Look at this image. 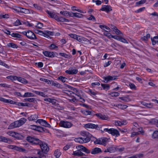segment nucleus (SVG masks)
Returning <instances> with one entry per match:
<instances>
[{
	"instance_id": "nucleus-27",
	"label": "nucleus",
	"mask_w": 158,
	"mask_h": 158,
	"mask_svg": "<svg viewBox=\"0 0 158 158\" xmlns=\"http://www.w3.org/2000/svg\"><path fill=\"white\" fill-rule=\"evenodd\" d=\"M15 150L19 151L20 152H27V151L24 149L20 147H19L16 146L15 147Z\"/></svg>"
},
{
	"instance_id": "nucleus-9",
	"label": "nucleus",
	"mask_w": 158,
	"mask_h": 158,
	"mask_svg": "<svg viewBox=\"0 0 158 158\" xmlns=\"http://www.w3.org/2000/svg\"><path fill=\"white\" fill-rule=\"evenodd\" d=\"M77 149H78L79 150H81L86 153L89 154L90 152V151L85 147L82 145H79L76 147Z\"/></svg>"
},
{
	"instance_id": "nucleus-26",
	"label": "nucleus",
	"mask_w": 158,
	"mask_h": 158,
	"mask_svg": "<svg viewBox=\"0 0 158 158\" xmlns=\"http://www.w3.org/2000/svg\"><path fill=\"white\" fill-rule=\"evenodd\" d=\"M99 27L100 28H101V29H102V30H103L104 31H105V30H106L105 29V28L107 30V31L106 30V31H110V28L106 25H99Z\"/></svg>"
},
{
	"instance_id": "nucleus-41",
	"label": "nucleus",
	"mask_w": 158,
	"mask_h": 158,
	"mask_svg": "<svg viewBox=\"0 0 158 158\" xmlns=\"http://www.w3.org/2000/svg\"><path fill=\"white\" fill-rule=\"evenodd\" d=\"M58 80H60L63 82H65L67 80V78L62 76H60L58 78Z\"/></svg>"
},
{
	"instance_id": "nucleus-10",
	"label": "nucleus",
	"mask_w": 158,
	"mask_h": 158,
	"mask_svg": "<svg viewBox=\"0 0 158 158\" xmlns=\"http://www.w3.org/2000/svg\"><path fill=\"white\" fill-rule=\"evenodd\" d=\"M100 10L108 13L112 10V7L110 5H103L102 6V7L100 9Z\"/></svg>"
},
{
	"instance_id": "nucleus-53",
	"label": "nucleus",
	"mask_w": 158,
	"mask_h": 158,
	"mask_svg": "<svg viewBox=\"0 0 158 158\" xmlns=\"http://www.w3.org/2000/svg\"><path fill=\"white\" fill-rule=\"evenodd\" d=\"M22 24L21 22L20 21L17 19L14 23V25L15 26H18L19 25H21Z\"/></svg>"
},
{
	"instance_id": "nucleus-5",
	"label": "nucleus",
	"mask_w": 158,
	"mask_h": 158,
	"mask_svg": "<svg viewBox=\"0 0 158 158\" xmlns=\"http://www.w3.org/2000/svg\"><path fill=\"white\" fill-rule=\"evenodd\" d=\"M64 85L66 87H68L69 89H71L73 91V92H71L68 91L69 93V94L71 95L72 94H74L75 93V94L76 95H77L78 96H80V92L81 91L79 90L76 88L72 87L69 85H67L65 84H64Z\"/></svg>"
},
{
	"instance_id": "nucleus-52",
	"label": "nucleus",
	"mask_w": 158,
	"mask_h": 158,
	"mask_svg": "<svg viewBox=\"0 0 158 158\" xmlns=\"http://www.w3.org/2000/svg\"><path fill=\"white\" fill-rule=\"evenodd\" d=\"M146 1V0H141L136 2L137 5H140L144 3Z\"/></svg>"
},
{
	"instance_id": "nucleus-42",
	"label": "nucleus",
	"mask_w": 158,
	"mask_h": 158,
	"mask_svg": "<svg viewBox=\"0 0 158 158\" xmlns=\"http://www.w3.org/2000/svg\"><path fill=\"white\" fill-rule=\"evenodd\" d=\"M21 13H25L26 14H28L30 13V11L28 9H25L23 8H21Z\"/></svg>"
},
{
	"instance_id": "nucleus-51",
	"label": "nucleus",
	"mask_w": 158,
	"mask_h": 158,
	"mask_svg": "<svg viewBox=\"0 0 158 158\" xmlns=\"http://www.w3.org/2000/svg\"><path fill=\"white\" fill-rule=\"evenodd\" d=\"M9 18V15L7 14H6L5 15H0V19H2L3 18Z\"/></svg>"
},
{
	"instance_id": "nucleus-60",
	"label": "nucleus",
	"mask_w": 158,
	"mask_h": 158,
	"mask_svg": "<svg viewBox=\"0 0 158 158\" xmlns=\"http://www.w3.org/2000/svg\"><path fill=\"white\" fill-rule=\"evenodd\" d=\"M129 86L130 88L132 89H135L136 87L135 85L132 83H130L129 84Z\"/></svg>"
},
{
	"instance_id": "nucleus-6",
	"label": "nucleus",
	"mask_w": 158,
	"mask_h": 158,
	"mask_svg": "<svg viewBox=\"0 0 158 158\" xmlns=\"http://www.w3.org/2000/svg\"><path fill=\"white\" fill-rule=\"evenodd\" d=\"M59 125L61 127L66 128H69L72 126L73 124L70 122L62 120L60 122Z\"/></svg>"
},
{
	"instance_id": "nucleus-50",
	"label": "nucleus",
	"mask_w": 158,
	"mask_h": 158,
	"mask_svg": "<svg viewBox=\"0 0 158 158\" xmlns=\"http://www.w3.org/2000/svg\"><path fill=\"white\" fill-rule=\"evenodd\" d=\"M101 138L97 139L94 142L96 144H100L102 145V143Z\"/></svg>"
},
{
	"instance_id": "nucleus-13",
	"label": "nucleus",
	"mask_w": 158,
	"mask_h": 158,
	"mask_svg": "<svg viewBox=\"0 0 158 158\" xmlns=\"http://www.w3.org/2000/svg\"><path fill=\"white\" fill-rule=\"evenodd\" d=\"M117 77L116 76H108L107 77H104V82L105 83H108L110 81L115 80L117 79Z\"/></svg>"
},
{
	"instance_id": "nucleus-34",
	"label": "nucleus",
	"mask_w": 158,
	"mask_h": 158,
	"mask_svg": "<svg viewBox=\"0 0 158 158\" xmlns=\"http://www.w3.org/2000/svg\"><path fill=\"white\" fill-rule=\"evenodd\" d=\"M19 121L20 124L21 126L23 125L26 122L27 119L24 118H22L19 120Z\"/></svg>"
},
{
	"instance_id": "nucleus-17",
	"label": "nucleus",
	"mask_w": 158,
	"mask_h": 158,
	"mask_svg": "<svg viewBox=\"0 0 158 158\" xmlns=\"http://www.w3.org/2000/svg\"><path fill=\"white\" fill-rule=\"evenodd\" d=\"M77 149L78 150L77 151L73 152V155L75 156H82L84 155L83 153L81 151V150H79L78 149Z\"/></svg>"
},
{
	"instance_id": "nucleus-59",
	"label": "nucleus",
	"mask_w": 158,
	"mask_h": 158,
	"mask_svg": "<svg viewBox=\"0 0 158 158\" xmlns=\"http://www.w3.org/2000/svg\"><path fill=\"white\" fill-rule=\"evenodd\" d=\"M119 98L125 102H128L129 101V99L126 97H119Z\"/></svg>"
},
{
	"instance_id": "nucleus-45",
	"label": "nucleus",
	"mask_w": 158,
	"mask_h": 158,
	"mask_svg": "<svg viewBox=\"0 0 158 158\" xmlns=\"http://www.w3.org/2000/svg\"><path fill=\"white\" fill-rule=\"evenodd\" d=\"M110 152L114 153L116 152L115 147L113 146L110 147H109Z\"/></svg>"
},
{
	"instance_id": "nucleus-3",
	"label": "nucleus",
	"mask_w": 158,
	"mask_h": 158,
	"mask_svg": "<svg viewBox=\"0 0 158 158\" xmlns=\"http://www.w3.org/2000/svg\"><path fill=\"white\" fill-rule=\"evenodd\" d=\"M102 133H103L104 131L107 132L113 135H119L120 134L118 131L116 129H114V128H104V131L101 130Z\"/></svg>"
},
{
	"instance_id": "nucleus-2",
	"label": "nucleus",
	"mask_w": 158,
	"mask_h": 158,
	"mask_svg": "<svg viewBox=\"0 0 158 158\" xmlns=\"http://www.w3.org/2000/svg\"><path fill=\"white\" fill-rule=\"evenodd\" d=\"M90 140V138L87 135H85L83 136V137H78L76 138L75 141L80 143H86L89 142Z\"/></svg>"
},
{
	"instance_id": "nucleus-64",
	"label": "nucleus",
	"mask_w": 158,
	"mask_h": 158,
	"mask_svg": "<svg viewBox=\"0 0 158 158\" xmlns=\"http://www.w3.org/2000/svg\"><path fill=\"white\" fill-rule=\"evenodd\" d=\"M54 86L59 88H61L62 87V85L57 82L55 83Z\"/></svg>"
},
{
	"instance_id": "nucleus-58",
	"label": "nucleus",
	"mask_w": 158,
	"mask_h": 158,
	"mask_svg": "<svg viewBox=\"0 0 158 158\" xmlns=\"http://www.w3.org/2000/svg\"><path fill=\"white\" fill-rule=\"evenodd\" d=\"M87 19L89 20H93L94 21H96V19L92 15H91L90 17L87 18Z\"/></svg>"
},
{
	"instance_id": "nucleus-16",
	"label": "nucleus",
	"mask_w": 158,
	"mask_h": 158,
	"mask_svg": "<svg viewBox=\"0 0 158 158\" xmlns=\"http://www.w3.org/2000/svg\"><path fill=\"white\" fill-rule=\"evenodd\" d=\"M102 152L101 149L98 148H95L92 149L91 153L92 154H96Z\"/></svg>"
},
{
	"instance_id": "nucleus-37",
	"label": "nucleus",
	"mask_w": 158,
	"mask_h": 158,
	"mask_svg": "<svg viewBox=\"0 0 158 158\" xmlns=\"http://www.w3.org/2000/svg\"><path fill=\"white\" fill-rule=\"evenodd\" d=\"M111 28L113 29V31L115 32L116 34L119 35L120 34H122L121 32L118 30L116 27H115L114 28H112L111 27Z\"/></svg>"
},
{
	"instance_id": "nucleus-25",
	"label": "nucleus",
	"mask_w": 158,
	"mask_h": 158,
	"mask_svg": "<svg viewBox=\"0 0 158 158\" xmlns=\"http://www.w3.org/2000/svg\"><path fill=\"white\" fill-rule=\"evenodd\" d=\"M101 85L103 88V89L107 91L110 88V86L109 84H101Z\"/></svg>"
},
{
	"instance_id": "nucleus-7",
	"label": "nucleus",
	"mask_w": 158,
	"mask_h": 158,
	"mask_svg": "<svg viewBox=\"0 0 158 158\" xmlns=\"http://www.w3.org/2000/svg\"><path fill=\"white\" fill-rule=\"evenodd\" d=\"M36 122L38 123L41 125L44 126L50 127H51L50 124L48 123L45 120L42 119H39L37 120Z\"/></svg>"
},
{
	"instance_id": "nucleus-14",
	"label": "nucleus",
	"mask_w": 158,
	"mask_h": 158,
	"mask_svg": "<svg viewBox=\"0 0 158 158\" xmlns=\"http://www.w3.org/2000/svg\"><path fill=\"white\" fill-rule=\"evenodd\" d=\"M46 12L48 15V16L51 18L54 19L56 20V18L57 16V15L54 12H51V11L48 10L46 11Z\"/></svg>"
},
{
	"instance_id": "nucleus-39",
	"label": "nucleus",
	"mask_w": 158,
	"mask_h": 158,
	"mask_svg": "<svg viewBox=\"0 0 158 158\" xmlns=\"http://www.w3.org/2000/svg\"><path fill=\"white\" fill-rule=\"evenodd\" d=\"M33 96H34V94L32 93L29 92L25 93L24 95L23 96V97Z\"/></svg>"
},
{
	"instance_id": "nucleus-43",
	"label": "nucleus",
	"mask_w": 158,
	"mask_h": 158,
	"mask_svg": "<svg viewBox=\"0 0 158 158\" xmlns=\"http://www.w3.org/2000/svg\"><path fill=\"white\" fill-rule=\"evenodd\" d=\"M105 32L103 33L104 35L108 37L109 38H111L112 35H111L110 33L109 32V31H106V30H105Z\"/></svg>"
},
{
	"instance_id": "nucleus-54",
	"label": "nucleus",
	"mask_w": 158,
	"mask_h": 158,
	"mask_svg": "<svg viewBox=\"0 0 158 158\" xmlns=\"http://www.w3.org/2000/svg\"><path fill=\"white\" fill-rule=\"evenodd\" d=\"M58 47L56 46V45L54 44H52L49 46V48L51 50H53L55 49L56 48H57Z\"/></svg>"
},
{
	"instance_id": "nucleus-49",
	"label": "nucleus",
	"mask_w": 158,
	"mask_h": 158,
	"mask_svg": "<svg viewBox=\"0 0 158 158\" xmlns=\"http://www.w3.org/2000/svg\"><path fill=\"white\" fill-rule=\"evenodd\" d=\"M143 154H139L130 157V158H140L143 156Z\"/></svg>"
},
{
	"instance_id": "nucleus-55",
	"label": "nucleus",
	"mask_w": 158,
	"mask_h": 158,
	"mask_svg": "<svg viewBox=\"0 0 158 158\" xmlns=\"http://www.w3.org/2000/svg\"><path fill=\"white\" fill-rule=\"evenodd\" d=\"M34 7L38 10H42V8L39 6L37 4H34L33 5Z\"/></svg>"
},
{
	"instance_id": "nucleus-63",
	"label": "nucleus",
	"mask_w": 158,
	"mask_h": 158,
	"mask_svg": "<svg viewBox=\"0 0 158 158\" xmlns=\"http://www.w3.org/2000/svg\"><path fill=\"white\" fill-rule=\"evenodd\" d=\"M111 38H114L117 40L120 41L121 37L117 36V35H112Z\"/></svg>"
},
{
	"instance_id": "nucleus-36",
	"label": "nucleus",
	"mask_w": 158,
	"mask_h": 158,
	"mask_svg": "<svg viewBox=\"0 0 158 158\" xmlns=\"http://www.w3.org/2000/svg\"><path fill=\"white\" fill-rule=\"evenodd\" d=\"M124 122H125V123H122L120 121H115V124L116 125H118V126H120L121 125H125L127 124V123L126 122V121H124Z\"/></svg>"
},
{
	"instance_id": "nucleus-12",
	"label": "nucleus",
	"mask_w": 158,
	"mask_h": 158,
	"mask_svg": "<svg viewBox=\"0 0 158 158\" xmlns=\"http://www.w3.org/2000/svg\"><path fill=\"white\" fill-rule=\"evenodd\" d=\"M27 37L29 39L32 40L37 39L35 35L31 31L29 30L27 31Z\"/></svg>"
},
{
	"instance_id": "nucleus-57",
	"label": "nucleus",
	"mask_w": 158,
	"mask_h": 158,
	"mask_svg": "<svg viewBox=\"0 0 158 158\" xmlns=\"http://www.w3.org/2000/svg\"><path fill=\"white\" fill-rule=\"evenodd\" d=\"M69 35L70 36V37L72 38H73L74 39L76 40L77 38L78 35L73 34H69Z\"/></svg>"
},
{
	"instance_id": "nucleus-33",
	"label": "nucleus",
	"mask_w": 158,
	"mask_h": 158,
	"mask_svg": "<svg viewBox=\"0 0 158 158\" xmlns=\"http://www.w3.org/2000/svg\"><path fill=\"white\" fill-rule=\"evenodd\" d=\"M7 46L9 48H18V46L13 43H9L7 44Z\"/></svg>"
},
{
	"instance_id": "nucleus-8",
	"label": "nucleus",
	"mask_w": 158,
	"mask_h": 158,
	"mask_svg": "<svg viewBox=\"0 0 158 158\" xmlns=\"http://www.w3.org/2000/svg\"><path fill=\"white\" fill-rule=\"evenodd\" d=\"M20 126L19 120H17L11 123L9 126L8 129H11L14 128L19 127Z\"/></svg>"
},
{
	"instance_id": "nucleus-15",
	"label": "nucleus",
	"mask_w": 158,
	"mask_h": 158,
	"mask_svg": "<svg viewBox=\"0 0 158 158\" xmlns=\"http://www.w3.org/2000/svg\"><path fill=\"white\" fill-rule=\"evenodd\" d=\"M56 20L60 22H66L68 23L69 22V19L62 17H59L58 15L56 18Z\"/></svg>"
},
{
	"instance_id": "nucleus-31",
	"label": "nucleus",
	"mask_w": 158,
	"mask_h": 158,
	"mask_svg": "<svg viewBox=\"0 0 158 158\" xmlns=\"http://www.w3.org/2000/svg\"><path fill=\"white\" fill-rule=\"evenodd\" d=\"M45 130L46 129L43 127L40 126H37L36 131L39 132H45Z\"/></svg>"
},
{
	"instance_id": "nucleus-47",
	"label": "nucleus",
	"mask_w": 158,
	"mask_h": 158,
	"mask_svg": "<svg viewBox=\"0 0 158 158\" xmlns=\"http://www.w3.org/2000/svg\"><path fill=\"white\" fill-rule=\"evenodd\" d=\"M59 54L60 56L66 58H69L70 57V56L69 55L64 53L60 52Z\"/></svg>"
},
{
	"instance_id": "nucleus-44",
	"label": "nucleus",
	"mask_w": 158,
	"mask_h": 158,
	"mask_svg": "<svg viewBox=\"0 0 158 158\" xmlns=\"http://www.w3.org/2000/svg\"><path fill=\"white\" fill-rule=\"evenodd\" d=\"M101 140L102 141V145H105L106 144L108 140V139L107 138H101Z\"/></svg>"
},
{
	"instance_id": "nucleus-24",
	"label": "nucleus",
	"mask_w": 158,
	"mask_h": 158,
	"mask_svg": "<svg viewBox=\"0 0 158 158\" xmlns=\"http://www.w3.org/2000/svg\"><path fill=\"white\" fill-rule=\"evenodd\" d=\"M35 93L37 95H40L44 97H48V96L47 95L45 94L44 92L38 91H35Z\"/></svg>"
},
{
	"instance_id": "nucleus-28",
	"label": "nucleus",
	"mask_w": 158,
	"mask_h": 158,
	"mask_svg": "<svg viewBox=\"0 0 158 158\" xmlns=\"http://www.w3.org/2000/svg\"><path fill=\"white\" fill-rule=\"evenodd\" d=\"M150 35L149 33L147 34L146 36H144L143 37L141 38V39L145 42L147 41L148 39L150 38Z\"/></svg>"
},
{
	"instance_id": "nucleus-23",
	"label": "nucleus",
	"mask_w": 158,
	"mask_h": 158,
	"mask_svg": "<svg viewBox=\"0 0 158 158\" xmlns=\"http://www.w3.org/2000/svg\"><path fill=\"white\" fill-rule=\"evenodd\" d=\"M18 81L24 84H26L28 83V81L26 79L20 77H18Z\"/></svg>"
},
{
	"instance_id": "nucleus-48",
	"label": "nucleus",
	"mask_w": 158,
	"mask_h": 158,
	"mask_svg": "<svg viewBox=\"0 0 158 158\" xmlns=\"http://www.w3.org/2000/svg\"><path fill=\"white\" fill-rule=\"evenodd\" d=\"M83 16V15L81 14L75 13H74V17H75L77 18H82Z\"/></svg>"
},
{
	"instance_id": "nucleus-20",
	"label": "nucleus",
	"mask_w": 158,
	"mask_h": 158,
	"mask_svg": "<svg viewBox=\"0 0 158 158\" xmlns=\"http://www.w3.org/2000/svg\"><path fill=\"white\" fill-rule=\"evenodd\" d=\"M152 44L153 45H155L156 43H158V34L157 36L151 38Z\"/></svg>"
},
{
	"instance_id": "nucleus-35",
	"label": "nucleus",
	"mask_w": 158,
	"mask_h": 158,
	"mask_svg": "<svg viewBox=\"0 0 158 158\" xmlns=\"http://www.w3.org/2000/svg\"><path fill=\"white\" fill-rule=\"evenodd\" d=\"M10 140L9 139H8L5 137L3 136H0V141L5 143H7L8 142V140Z\"/></svg>"
},
{
	"instance_id": "nucleus-38",
	"label": "nucleus",
	"mask_w": 158,
	"mask_h": 158,
	"mask_svg": "<svg viewBox=\"0 0 158 158\" xmlns=\"http://www.w3.org/2000/svg\"><path fill=\"white\" fill-rule=\"evenodd\" d=\"M54 155L56 158H59L60 155V152L58 149H57L55 151Z\"/></svg>"
},
{
	"instance_id": "nucleus-61",
	"label": "nucleus",
	"mask_w": 158,
	"mask_h": 158,
	"mask_svg": "<svg viewBox=\"0 0 158 158\" xmlns=\"http://www.w3.org/2000/svg\"><path fill=\"white\" fill-rule=\"evenodd\" d=\"M118 106H119V108L122 109H123L126 108L127 107V106L125 105H118Z\"/></svg>"
},
{
	"instance_id": "nucleus-32",
	"label": "nucleus",
	"mask_w": 158,
	"mask_h": 158,
	"mask_svg": "<svg viewBox=\"0 0 158 158\" xmlns=\"http://www.w3.org/2000/svg\"><path fill=\"white\" fill-rule=\"evenodd\" d=\"M152 138L154 139L158 138V131H155L153 133L152 135Z\"/></svg>"
},
{
	"instance_id": "nucleus-1",
	"label": "nucleus",
	"mask_w": 158,
	"mask_h": 158,
	"mask_svg": "<svg viewBox=\"0 0 158 158\" xmlns=\"http://www.w3.org/2000/svg\"><path fill=\"white\" fill-rule=\"evenodd\" d=\"M26 140L32 144L39 145L42 152L44 153L47 154L49 150V148L47 144L41 141L37 138L28 136L27 137Z\"/></svg>"
},
{
	"instance_id": "nucleus-56",
	"label": "nucleus",
	"mask_w": 158,
	"mask_h": 158,
	"mask_svg": "<svg viewBox=\"0 0 158 158\" xmlns=\"http://www.w3.org/2000/svg\"><path fill=\"white\" fill-rule=\"evenodd\" d=\"M0 65L3 66L5 67L7 69H9V66L6 64L4 62L1 61H0Z\"/></svg>"
},
{
	"instance_id": "nucleus-46",
	"label": "nucleus",
	"mask_w": 158,
	"mask_h": 158,
	"mask_svg": "<svg viewBox=\"0 0 158 158\" xmlns=\"http://www.w3.org/2000/svg\"><path fill=\"white\" fill-rule=\"evenodd\" d=\"M11 35L13 37H16L18 38H20L21 36V35L19 34L14 33L11 34Z\"/></svg>"
},
{
	"instance_id": "nucleus-30",
	"label": "nucleus",
	"mask_w": 158,
	"mask_h": 158,
	"mask_svg": "<svg viewBox=\"0 0 158 158\" xmlns=\"http://www.w3.org/2000/svg\"><path fill=\"white\" fill-rule=\"evenodd\" d=\"M115 149L116 152H118L119 153H121L124 150L125 148L124 147L120 148L119 146H116L115 147Z\"/></svg>"
},
{
	"instance_id": "nucleus-11",
	"label": "nucleus",
	"mask_w": 158,
	"mask_h": 158,
	"mask_svg": "<svg viewBox=\"0 0 158 158\" xmlns=\"http://www.w3.org/2000/svg\"><path fill=\"white\" fill-rule=\"evenodd\" d=\"M43 53L45 56L53 58L56 56L53 52L45 51L43 52Z\"/></svg>"
},
{
	"instance_id": "nucleus-4",
	"label": "nucleus",
	"mask_w": 158,
	"mask_h": 158,
	"mask_svg": "<svg viewBox=\"0 0 158 158\" xmlns=\"http://www.w3.org/2000/svg\"><path fill=\"white\" fill-rule=\"evenodd\" d=\"M104 125H96L94 124L89 123L86 124L85 125V127L87 128H90L95 129L98 130H100L102 128V127L104 126Z\"/></svg>"
},
{
	"instance_id": "nucleus-62",
	"label": "nucleus",
	"mask_w": 158,
	"mask_h": 158,
	"mask_svg": "<svg viewBox=\"0 0 158 158\" xmlns=\"http://www.w3.org/2000/svg\"><path fill=\"white\" fill-rule=\"evenodd\" d=\"M139 134V133L138 132H134L131 133V137H134L135 135H137Z\"/></svg>"
},
{
	"instance_id": "nucleus-19",
	"label": "nucleus",
	"mask_w": 158,
	"mask_h": 158,
	"mask_svg": "<svg viewBox=\"0 0 158 158\" xmlns=\"http://www.w3.org/2000/svg\"><path fill=\"white\" fill-rule=\"evenodd\" d=\"M97 116L98 118L102 120H106L107 119V118L104 115H102L100 113L96 114H94Z\"/></svg>"
},
{
	"instance_id": "nucleus-29",
	"label": "nucleus",
	"mask_w": 158,
	"mask_h": 158,
	"mask_svg": "<svg viewBox=\"0 0 158 158\" xmlns=\"http://www.w3.org/2000/svg\"><path fill=\"white\" fill-rule=\"evenodd\" d=\"M18 77L17 76L12 75L6 77L8 79H9L12 81L16 80H18Z\"/></svg>"
},
{
	"instance_id": "nucleus-18",
	"label": "nucleus",
	"mask_w": 158,
	"mask_h": 158,
	"mask_svg": "<svg viewBox=\"0 0 158 158\" xmlns=\"http://www.w3.org/2000/svg\"><path fill=\"white\" fill-rule=\"evenodd\" d=\"M38 118V116L36 114H32L28 117V119L30 121L36 120Z\"/></svg>"
},
{
	"instance_id": "nucleus-22",
	"label": "nucleus",
	"mask_w": 158,
	"mask_h": 158,
	"mask_svg": "<svg viewBox=\"0 0 158 158\" xmlns=\"http://www.w3.org/2000/svg\"><path fill=\"white\" fill-rule=\"evenodd\" d=\"M14 137L18 139H21L24 138V136L20 133L14 132Z\"/></svg>"
},
{
	"instance_id": "nucleus-40",
	"label": "nucleus",
	"mask_w": 158,
	"mask_h": 158,
	"mask_svg": "<svg viewBox=\"0 0 158 158\" xmlns=\"http://www.w3.org/2000/svg\"><path fill=\"white\" fill-rule=\"evenodd\" d=\"M108 94L111 95L112 97H117L119 95V94L118 92H112Z\"/></svg>"
},
{
	"instance_id": "nucleus-21",
	"label": "nucleus",
	"mask_w": 158,
	"mask_h": 158,
	"mask_svg": "<svg viewBox=\"0 0 158 158\" xmlns=\"http://www.w3.org/2000/svg\"><path fill=\"white\" fill-rule=\"evenodd\" d=\"M54 34V33L52 31H45V34L44 36L45 37L48 38L50 37V36L53 35Z\"/></svg>"
}]
</instances>
